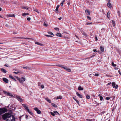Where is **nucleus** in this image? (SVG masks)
I'll list each match as a JSON object with an SVG mask.
<instances>
[{"mask_svg": "<svg viewBox=\"0 0 121 121\" xmlns=\"http://www.w3.org/2000/svg\"><path fill=\"white\" fill-rule=\"evenodd\" d=\"M13 73H16V74H17L18 73V72H13Z\"/></svg>", "mask_w": 121, "mask_h": 121, "instance_id": "57", "label": "nucleus"}, {"mask_svg": "<svg viewBox=\"0 0 121 121\" xmlns=\"http://www.w3.org/2000/svg\"><path fill=\"white\" fill-rule=\"evenodd\" d=\"M17 80L19 81V82L21 83H22L26 80L25 78L23 77H22L20 78L17 77Z\"/></svg>", "mask_w": 121, "mask_h": 121, "instance_id": "3", "label": "nucleus"}, {"mask_svg": "<svg viewBox=\"0 0 121 121\" xmlns=\"http://www.w3.org/2000/svg\"><path fill=\"white\" fill-rule=\"evenodd\" d=\"M22 105L23 107L25 108V109L28 112H29L30 114H33L32 113L31 111L30 110L26 104H22Z\"/></svg>", "mask_w": 121, "mask_h": 121, "instance_id": "1", "label": "nucleus"}, {"mask_svg": "<svg viewBox=\"0 0 121 121\" xmlns=\"http://www.w3.org/2000/svg\"><path fill=\"white\" fill-rule=\"evenodd\" d=\"M23 69H29V68L28 67H23Z\"/></svg>", "mask_w": 121, "mask_h": 121, "instance_id": "39", "label": "nucleus"}, {"mask_svg": "<svg viewBox=\"0 0 121 121\" xmlns=\"http://www.w3.org/2000/svg\"><path fill=\"white\" fill-rule=\"evenodd\" d=\"M52 105L54 107L56 108L57 107V105L53 103H52Z\"/></svg>", "mask_w": 121, "mask_h": 121, "instance_id": "29", "label": "nucleus"}, {"mask_svg": "<svg viewBox=\"0 0 121 121\" xmlns=\"http://www.w3.org/2000/svg\"><path fill=\"white\" fill-rule=\"evenodd\" d=\"M87 18L90 20H91V17H89V16H87Z\"/></svg>", "mask_w": 121, "mask_h": 121, "instance_id": "42", "label": "nucleus"}, {"mask_svg": "<svg viewBox=\"0 0 121 121\" xmlns=\"http://www.w3.org/2000/svg\"><path fill=\"white\" fill-rule=\"evenodd\" d=\"M5 66H7V67H8V66H7V65H6V64H5Z\"/></svg>", "mask_w": 121, "mask_h": 121, "instance_id": "62", "label": "nucleus"}, {"mask_svg": "<svg viewBox=\"0 0 121 121\" xmlns=\"http://www.w3.org/2000/svg\"><path fill=\"white\" fill-rule=\"evenodd\" d=\"M15 118L13 116L9 115L7 119V121H14Z\"/></svg>", "mask_w": 121, "mask_h": 121, "instance_id": "2", "label": "nucleus"}, {"mask_svg": "<svg viewBox=\"0 0 121 121\" xmlns=\"http://www.w3.org/2000/svg\"><path fill=\"white\" fill-rule=\"evenodd\" d=\"M112 23L113 24V26H115V22L114 21H113V20H112Z\"/></svg>", "mask_w": 121, "mask_h": 121, "instance_id": "36", "label": "nucleus"}, {"mask_svg": "<svg viewBox=\"0 0 121 121\" xmlns=\"http://www.w3.org/2000/svg\"><path fill=\"white\" fill-rule=\"evenodd\" d=\"M41 87L42 88H44V86L43 85L41 86Z\"/></svg>", "mask_w": 121, "mask_h": 121, "instance_id": "54", "label": "nucleus"}, {"mask_svg": "<svg viewBox=\"0 0 121 121\" xmlns=\"http://www.w3.org/2000/svg\"><path fill=\"white\" fill-rule=\"evenodd\" d=\"M16 99L19 101L20 102H22L23 101V100L18 95L16 96Z\"/></svg>", "mask_w": 121, "mask_h": 121, "instance_id": "6", "label": "nucleus"}, {"mask_svg": "<svg viewBox=\"0 0 121 121\" xmlns=\"http://www.w3.org/2000/svg\"><path fill=\"white\" fill-rule=\"evenodd\" d=\"M116 83L114 82H113L112 83V85L113 87L115 88V89H117L118 87V86L117 85H116Z\"/></svg>", "mask_w": 121, "mask_h": 121, "instance_id": "7", "label": "nucleus"}, {"mask_svg": "<svg viewBox=\"0 0 121 121\" xmlns=\"http://www.w3.org/2000/svg\"><path fill=\"white\" fill-rule=\"evenodd\" d=\"M107 17L108 18H109L110 17V13L109 12H108L107 14Z\"/></svg>", "mask_w": 121, "mask_h": 121, "instance_id": "21", "label": "nucleus"}, {"mask_svg": "<svg viewBox=\"0 0 121 121\" xmlns=\"http://www.w3.org/2000/svg\"><path fill=\"white\" fill-rule=\"evenodd\" d=\"M54 112L56 115H59V113L56 111H54Z\"/></svg>", "mask_w": 121, "mask_h": 121, "instance_id": "33", "label": "nucleus"}, {"mask_svg": "<svg viewBox=\"0 0 121 121\" xmlns=\"http://www.w3.org/2000/svg\"><path fill=\"white\" fill-rule=\"evenodd\" d=\"M98 96L100 98V100H102L103 99L102 97L100 95V94Z\"/></svg>", "mask_w": 121, "mask_h": 121, "instance_id": "25", "label": "nucleus"}, {"mask_svg": "<svg viewBox=\"0 0 121 121\" xmlns=\"http://www.w3.org/2000/svg\"><path fill=\"white\" fill-rule=\"evenodd\" d=\"M29 7L27 6L25 7V6H22L21 7V8L24 9H26L28 10L29 9Z\"/></svg>", "mask_w": 121, "mask_h": 121, "instance_id": "11", "label": "nucleus"}, {"mask_svg": "<svg viewBox=\"0 0 121 121\" xmlns=\"http://www.w3.org/2000/svg\"><path fill=\"white\" fill-rule=\"evenodd\" d=\"M64 69L68 72H69L71 71L70 69L67 67H65V68H64Z\"/></svg>", "mask_w": 121, "mask_h": 121, "instance_id": "12", "label": "nucleus"}, {"mask_svg": "<svg viewBox=\"0 0 121 121\" xmlns=\"http://www.w3.org/2000/svg\"><path fill=\"white\" fill-rule=\"evenodd\" d=\"M45 35L48 37H52V36L48 35Z\"/></svg>", "mask_w": 121, "mask_h": 121, "instance_id": "43", "label": "nucleus"}, {"mask_svg": "<svg viewBox=\"0 0 121 121\" xmlns=\"http://www.w3.org/2000/svg\"><path fill=\"white\" fill-rule=\"evenodd\" d=\"M82 34L84 35L85 36H87V35L86 33L84 32H83L82 33Z\"/></svg>", "mask_w": 121, "mask_h": 121, "instance_id": "41", "label": "nucleus"}, {"mask_svg": "<svg viewBox=\"0 0 121 121\" xmlns=\"http://www.w3.org/2000/svg\"><path fill=\"white\" fill-rule=\"evenodd\" d=\"M95 41H97L98 40L97 38V37H95Z\"/></svg>", "mask_w": 121, "mask_h": 121, "instance_id": "56", "label": "nucleus"}, {"mask_svg": "<svg viewBox=\"0 0 121 121\" xmlns=\"http://www.w3.org/2000/svg\"><path fill=\"white\" fill-rule=\"evenodd\" d=\"M112 65L113 66L115 67L116 66V64H114L113 62L112 63Z\"/></svg>", "mask_w": 121, "mask_h": 121, "instance_id": "40", "label": "nucleus"}, {"mask_svg": "<svg viewBox=\"0 0 121 121\" xmlns=\"http://www.w3.org/2000/svg\"><path fill=\"white\" fill-rule=\"evenodd\" d=\"M106 99L107 100H108L110 99V98L109 97H107L106 98Z\"/></svg>", "mask_w": 121, "mask_h": 121, "instance_id": "51", "label": "nucleus"}, {"mask_svg": "<svg viewBox=\"0 0 121 121\" xmlns=\"http://www.w3.org/2000/svg\"><path fill=\"white\" fill-rule=\"evenodd\" d=\"M10 114L8 113H6L3 116V118L4 120H5L8 118V117L9 116Z\"/></svg>", "mask_w": 121, "mask_h": 121, "instance_id": "4", "label": "nucleus"}, {"mask_svg": "<svg viewBox=\"0 0 121 121\" xmlns=\"http://www.w3.org/2000/svg\"><path fill=\"white\" fill-rule=\"evenodd\" d=\"M48 34H50L51 35H54L51 32H49Z\"/></svg>", "mask_w": 121, "mask_h": 121, "instance_id": "48", "label": "nucleus"}, {"mask_svg": "<svg viewBox=\"0 0 121 121\" xmlns=\"http://www.w3.org/2000/svg\"><path fill=\"white\" fill-rule=\"evenodd\" d=\"M70 4V2L69 1L67 3V4H68L69 5Z\"/></svg>", "mask_w": 121, "mask_h": 121, "instance_id": "55", "label": "nucleus"}, {"mask_svg": "<svg viewBox=\"0 0 121 121\" xmlns=\"http://www.w3.org/2000/svg\"><path fill=\"white\" fill-rule=\"evenodd\" d=\"M117 13H118V16H120V12L119 11H118Z\"/></svg>", "mask_w": 121, "mask_h": 121, "instance_id": "50", "label": "nucleus"}, {"mask_svg": "<svg viewBox=\"0 0 121 121\" xmlns=\"http://www.w3.org/2000/svg\"><path fill=\"white\" fill-rule=\"evenodd\" d=\"M93 51L94 52H97V51H96V49H93Z\"/></svg>", "mask_w": 121, "mask_h": 121, "instance_id": "53", "label": "nucleus"}, {"mask_svg": "<svg viewBox=\"0 0 121 121\" xmlns=\"http://www.w3.org/2000/svg\"><path fill=\"white\" fill-rule=\"evenodd\" d=\"M45 99L49 103H50L51 102V101L49 99H48V98H45Z\"/></svg>", "mask_w": 121, "mask_h": 121, "instance_id": "20", "label": "nucleus"}, {"mask_svg": "<svg viewBox=\"0 0 121 121\" xmlns=\"http://www.w3.org/2000/svg\"><path fill=\"white\" fill-rule=\"evenodd\" d=\"M54 29L56 30H57L58 31L59 30V28L57 27L55 28H54Z\"/></svg>", "mask_w": 121, "mask_h": 121, "instance_id": "38", "label": "nucleus"}, {"mask_svg": "<svg viewBox=\"0 0 121 121\" xmlns=\"http://www.w3.org/2000/svg\"><path fill=\"white\" fill-rule=\"evenodd\" d=\"M92 24V23H87L86 24V25H91V24Z\"/></svg>", "mask_w": 121, "mask_h": 121, "instance_id": "46", "label": "nucleus"}, {"mask_svg": "<svg viewBox=\"0 0 121 121\" xmlns=\"http://www.w3.org/2000/svg\"><path fill=\"white\" fill-rule=\"evenodd\" d=\"M76 94L80 98H82V96L80 94H79L78 93L76 92Z\"/></svg>", "mask_w": 121, "mask_h": 121, "instance_id": "18", "label": "nucleus"}, {"mask_svg": "<svg viewBox=\"0 0 121 121\" xmlns=\"http://www.w3.org/2000/svg\"><path fill=\"white\" fill-rule=\"evenodd\" d=\"M30 17H28L27 18V20L28 21H30Z\"/></svg>", "mask_w": 121, "mask_h": 121, "instance_id": "52", "label": "nucleus"}, {"mask_svg": "<svg viewBox=\"0 0 121 121\" xmlns=\"http://www.w3.org/2000/svg\"><path fill=\"white\" fill-rule=\"evenodd\" d=\"M94 75L96 76H99V74L98 73H95V75Z\"/></svg>", "mask_w": 121, "mask_h": 121, "instance_id": "45", "label": "nucleus"}, {"mask_svg": "<svg viewBox=\"0 0 121 121\" xmlns=\"http://www.w3.org/2000/svg\"><path fill=\"white\" fill-rule=\"evenodd\" d=\"M62 18L61 17H60V18H58V19L59 20H60Z\"/></svg>", "mask_w": 121, "mask_h": 121, "instance_id": "59", "label": "nucleus"}, {"mask_svg": "<svg viewBox=\"0 0 121 121\" xmlns=\"http://www.w3.org/2000/svg\"><path fill=\"white\" fill-rule=\"evenodd\" d=\"M73 99H74V100L77 103V104H79V101L77 99L75 98L74 97H73Z\"/></svg>", "mask_w": 121, "mask_h": 121, "instance_id": "17", "label": "nucleus"}, {"mask_svg": "<svg viewBox=\"0 0 121 121\" xmlns=\"http://www.w3.org/2000/svg\"><path fill=\"white\" fill-rule=\"evenodd\" d=\"M60 5H58L57 6L56 9L55 10V12L56 13H57L58 12V9L59 8V7Z\"/></svg>", "mask_w": 121, "mask_h": 121, "instance_id": "15", "label": "nucleus"}, {"mask_svg": "<svg viewBox=\"0 0 121 121\" xmlns=\"http://www.w3.org/2000/svg\"><path fill=\"white\" fill-rule=\"evenodd\" d=\"M85 12L87 15H90V13L89 10H86L85 11Z\"/></svg>", "mask_w": 121, "mask_h": 121, "instance_id": "19", "label": "nucleus"}, {"mask_svg": "<svg viewBox=\"0 0 121 121\" xmlns=\"http://www.w3.org/2000/svg\"><path fill=\"white\" fill-rule=\"evenodd\" d=\"M43 25H44V26L46 27H47V26L48 25V24L47 23L45 22H44V24H43Z\"/></svg>", "mask_w": 121, "mask_h": 121, "instance_id": "34", "label": "nucleus"}, {"mask_svg": "<svg viewBox=\"0 0 121 121\" xmlns=\"http://www.w3.org/2000/svg\"><path fill=\"white\" fill-rule=\"evenodd\" d=\"M29 15V14L28 13H24L22 14V16H24L26 15Z\"/></svg>", "mask_w": 121, "mask_h": 121, "instance_id": "24", "label": "nucleus"}, {"mask_svg": "<svg viewBox=\"0 0 121 121\" xmlns=\"http://www.w3.org/2000/svg\"><path fill=\"white\" fill-rule=\"evenodd\" d=\"M9 77L10 78H11L12 79H13L15 81H16V80L15 79V78H13L12 75H10Z\"/></svg>", "mask_w": 121, "mask_h": 121, "instance_id": "22", "label": "nucleus"}, {"mask_svg": "<svg viewBox=\"0 0 121 121\" xmlns=\"http://www.w3.org/2000/svg\"><path fill=\"white\" fill-rule=\"evenodd\" d=\"M34 11L36 12H37L39 13V12H38V10H37V9H35L34 10Z\"/></svg>", "mask_w": 121, "mask_h": 121, "instance_id": "49", "label": "nucleus"}, {"mask_svg": "<svg viewBox=\"0 0 121 121\" xmlns=\"http://www.w3.org/2000/svg\"><path fill=\"white\" fill-rule=\"evenodd\" d=\"M34 110L37 112V113L38 114H41V111L39 110L37 108H34Z\"/></svg>", "mask_w": 121, "mask_h": 121, "instance_id": "9", "label": "nucleus"}, {"mask_svg": "<svg viewBox=\"0 0 121 121\" xmlns=\"http://www.w3.org/2000/svg\"><path fill=\"white\" fill-rule=\"evenodd\" d=\"M86 98L87 99H89L90 98V96L89 95H87Z\"/></svg>", "mask_w": 121, "mask_h": 121, "instance_id": "35", "label": "nucleus"}, {"mask_svg": "<svg viewBox=\"0 0 121 121\" xmlns=\"http://www.w3.org/2000/svg\"><path fill=\"white\" fill-rule=\"evenodd\" d=\"M56 35L58 37H61V33H58L56 34Z\"/></svg>", "mask_w": 121, "mask_h": 121, "instance_id": "27", "label": "nucleus"}, {"mask_svg": "<svg viewBox=\"0 0 121 121\" xmlns=\"http://www.w3.org/2000/svg\"><path fill=\"white\" fill-rule=\"evenodd\" d=\"M108 2H110V0H107Z\"/></svg>", "mask_w": 121, "mask_h": 121, "instance_id": "61", "label": "nucleus"}, {"mask_svg": "<svg viewBox=\"0 0 121 121\" xmlns=\"http://www.w3.org/2000/svg\"><path fill=\"white\" fill-rule=\"evenodd\" d=\"M51 114L52 115V116H55V113H53L52 112H51Z\"/></svg>", "mask_w": 121, "mask_h": 121, "instance_id": "44", "label": "nucleus"}, {"mask_svg": "<svg viewBox=\"0 0 121 121\" xmlns=\"http://www.w3.org/2000/svg\"><path fill=\"white\" fill-rule=\"evenodd\" d=\"M5 93L7 95L9 96H10L12 97H13V95L9 92H5Z\"/></svg>", "mask_w": 121, "mask_h": 121, "instance_id": "8", "label": "nucleus"}, {"mask_svg": "<svg viewBox=\"0 0 121 121\" xmlns=\"http://www.w3.org/2000/svg\"><path fill=\"white\" fill-rule=\"evenodd\" d=\"M110 84H111V83H108V85H110Z\"/></svg>", "mask_w": 121, "mask_h": 121, "instance_id": "64", "label": "nucleus"}, {"mask_svg": "<svg viewBox=\"0 0 121 121\" xmlns=\"http://www.w3.org/2000/svg\"><path fill=\"white\" fill-rule=\"evenodd\" d=\"M7 111V110L5 108L3 109L0 108V114L4 113L5 112Z\"/></svg>", "mask_w": 121, "mask_h": 121, "instance_id": "5", "label": "nucleus"}, {"mask_svg": "<svg viewBox=\"0 0 121 121\" xmlns=\"http://www.w3.org/2000/svg\"><path fill=\"white\" fill-rule=\"evenodd\" d=\"M8 16L9 17H15V15L14 14H9L8 15Z\"/></svg>", "mask_w": 121, "mask_h": 121, "instance_id": "26", "label": "nucleus"}, {"mask_svg": "<svg viewBox=\"0 0 121 121\" xmlns=\"http://www.w3.org/2000/svg\"><path fill=\"white\" fill-rule=\"evenodd\" d=\"M78 89L79 91H82L83 90V88L82 87H81L80 86H78Z\"/></svg>", "mask_w": 121, "mask_h": 121, "instance_id": "14", "label": "nucleus"}, {"mask_svg": "<svg viewBox=\"0 0 121 121\" xmlns=\"http://www.w3.org/2000/svg\"><path fill=\"white\" fill-rule=\"evenodd\" d=\"M5 26L7 27H10V26L8 24H6L5 25Z\"/></svg>", "mask_w": 121, "mask_h": 121, "instance_id": "47", "label": "nucleus"}, {"mask_svg": "<svg viewBox=\"0 0 121 121\" xmlns=\"http://www.w3.org/2000/svg\"><path fill=\"white\" fill-rule=\"evenodd\" d=\"M100 51L102 52H103L104 50V48L102 46H101L100 47Z\"/></svg>", "mask_w": 121, "mask_h": 121, "instance_id": "16", "label": "nucleus"}, {"mask_svg": "<svg viewBox=\"0 0 121 121\" xmlns=\"http://www.w3.org/2000/svg\"><path fill=\"white\" fill-rule=\"evenodd\" d=\"M86 120L88 121H91L92 120H90V119H87Z\"/></svg>", "mask_w": 121, "mask_h": 121, "instance_id": "60", "label": "nucleus"}, {"mask_svg": "<svg viewBox=\"0 0 121 121\" xmlns=\"http://www.w3.org/2000/svg\"><path fill=\"white\" fill-rule=\"evenodd\" d=\"M2 9L0 7V11Z\"/></svg>", "mask_w": 121, "mask_h": 121, "instance_id": "63", "label": "nucleus"}, {"mask_svg": "<svg viewBox=\"0 0 121 121\" xmlns=\"http://www.w3.org/2000/svg\"><path fill=\"white\" fill-rule=\"evenodd\" d=\"M58 66L59 67H62V68H63L64 69V68H65V67L64 65H59Z\"/></svg>", "mask_w": 121, "mask_h": 121, "instance_id": "31", "label": "nucleus"}, {"mask_svg": "<svg viewBox=\"0 0 121 121\" xmlns=\"http://www.w3.org/2000/svg\"><path fill=\"white\" fill-rule=\"evenodd\" d=\"M3 80L6 83H8V80L7 79L5 78H4L3 79Z\"/></svg>", "mask_w": 121, "mask_h": 121, "instance_id": "13", "label": "nucleus"}, {"mask_svg": "<svg viewBox=\"0 0 121 121\" xmlns=\"http://www.w3.org/2000/svg\"><path fill=\"white\" fill-rule=\"evenodd\" d=\"M107 6L110 8H112V5L110 3V2H108L107 4Z\"/></svg>", "mask_w": 121, "mask_h": 121, "instance_id": "10", "label": "nucleus"}, {"mask_svg": "<svg viewBox=\"0 0 121 121\" xmlns=\"http://www.w3.org/2000/svg\"><path fill=\"white\" fill-rule=\"evenodd\" d=\"M65 1V0H64L63 1H62V2H61V3L60 4V5L61 6H63V4L64 3Z\"/></svg>", "mask_w": 121, "mask_h": 121, "instance_id": "30", "label": "nucleus"}, {"mask_svg": "<svg viewBox=\"0 0 121 121\" xmlns=\"http://www.w3.org/2000/svg\"><path fill=\"white\" fill-rule=\"evenodd\" d=\"M1 70L4 73H6V72L5 70L4 69L2 68L1 69Z\"/></svg>", "mask_w": 121, "mask_h": 121, "instance_id": "28", "label": "nucleus"}, {"mask_svg": "<svg viewBox=\"0 0 121 121\" xmlns=\"http://www.w3.org/2000/svg\"><path fill=\"white\" fill-rule=\"evenodd\" d=\"M118 72L120 74V75H121V73L119 71H118Z\"/></svg>", "mask_w": 121, "mask_h": 121, "instance_id": "58", "label": "nucleus"}, {"mask_svg": "<svg viewBox=\"0 0 121 121\" xmlns=\"http://www.w3.org/2000/svg\"><path fill=\"white\" fill-rule=\"evenodd\" d=\"M19 38L22 39H31V38H23V37H21V38Z\"/></svg>", "mask_w": 121, "mask_h": 121, "instance_id": "32", "label": "nucleus"}, {"mask_svg": "<svg viewBox=\"0 0 121 121\" xmlns=\"http://www.w3.org/2000/svg\"><path fill=\"white\" fill-rule=\"evenodd\" d=\"M62 99V97L61 96H58L56 97V99Z\"/></svg>", "mask_w": 121, "mask_h": 121, "instance_id": "23", "label": "nucleus"}, {"mask_svg": "<svg viewBox=\"0 0 121 121\" xmlns=\"http://www.w3.org/2000/svg\"><path fill=\"white\" fill-rule=\"evenodd\" d=\"M35 44H38V45H41V46H42V45H43L42 44L39 43V42H38L35 43Z\"/></svg>", "mask_w": 121, "mask_h": 121, "instance_id": "37", "label": "nucleus"}]
</instances>
